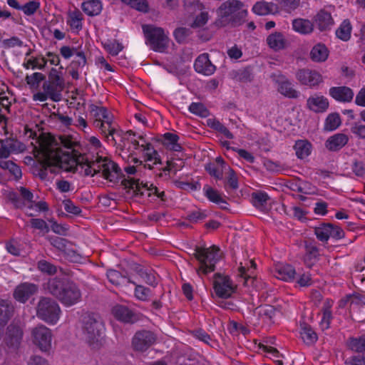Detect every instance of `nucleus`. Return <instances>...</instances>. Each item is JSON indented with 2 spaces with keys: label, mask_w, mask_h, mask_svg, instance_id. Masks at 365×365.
I'll return each mask as SVG.
<instances>
[{
  "label": "nucleus",
  "mask_w": 365,
  "mask_h": 365,
  "mask_svg": "<svg viewBox=\"0 0 365 365\" xmlns=\"http://www.w3.org/2000/svg\"><path fill=\"white\" fill-rule=\"evenodd\" d=\"M220 248L212 245L208 248L196 247L193 254L199 262L200 266L196 269L199 276L207 275L215 270V265L220 259Z\"/></svg>",
  "instance_id": "4"
},
{
  "label": "nucleus",
  "mask_w": 365,
  "mask_h": 365,
  "mask_svg": "<svg viewBox=\"0 0 365 365\" xmlns=\"http://www.w3.org/2000/svg\"><path fill=\"white\" fill-rule=\"evenodd\" d=\"M345 365H365V356L361 355H353L344 361Z\"/></svg>",
  "instance_id": "64"
},
{
  "label": "nucleus",
  "mask_w": 365,
  "mask_h": 365,
  "mask_svg": "<svg viewBox=\"0 0 365 365\" xmlns=\"http://www.w3.org/2000/svg\"><path fill=\"white\" fill-rule=\"evenodd\" d=\"M267 43L275 51L284 49L289 45L287 39L281 32H274L267 38Z\"/></svg>",
  "instance_id": "27"
},
{
  "label": "nucleus",
  "mask_w": 365,
  "mask_h": 365,
  "mask_svg": "<svg viewBox=\"0 0 365 365\" xmlns=\"http://www.w3.org/2000/svg\"><path fill=\"white\" fill-rule=\"evenodd\" d=\"M139 277L148 285L155 287L158 285L157 279L155 274L152 271H148L144 269H139L137 270Z\"/></svg>",
  "instance_id": "47"
},
{
  "label": "nucleus",
  "mask_w": 365,
  "mask_h": 365,
  "mask_svg": "<svg viewBox=\"0 0 365 365\" xmlns=\"http://www.w3.org/2000/svg\"><path fill=\"white\" fill-rule=\"evenodd\" d=\"M46 77L42 73L34 72L30 75L27 74L25 81L31 90L37 91L40 85L44 83Z\"/></svg>",
  "instance_id": "36"
},
{
  "label": "nucleus",
  "mask_w": 365,
  "mask_h": 365,
  "mask_svg": "<svg viewBox=\"0 0 365 365\" xmlns=\"http://www.w3.org/2000/svg\"><path fill=\"white\" fill-rule=\"evenodd\" d=\"M36 314L39 319L48 324L54 325L59 320L61 309L55 299L48 297H41L37 303Z\"/></svg>",
  "instance_id": "5"
},
{
  "label": "nucleus",
  "mask_w": 365,
  "mask_h": 365,
  "mask_svg": "<svg viewBox=\"0 0 365 365\" xmlns=\"http://www.w3.org/2000/svg\"><path fill=\"white\" fill-rule=\"evenodd\" d=\"M349 141V137L344 133H336L330 136L325 142V147L330 151L336 152L344 147Z\"/></svg>",
  "instance_id": "25"
},
{
  "label": "nucleus",
  "mask_w": 365,
  "mask_h": 365,
  "mask_svg": "<svg viewBox=\"0 0 365 365\" xmlns=\"http://www.w3.org/2000/svg\"><path fill=\"white\" fill-rule=\"evenodd\" d=\"M329 56V50L324 44L318 43L315 45L310 52L312 60L316 62L325 61Z\"/></svg>",
  "instance_id": "34"
},
{
  "label": "nucleus",
  "mask_w": 365,
  "mask_h": 365,
  "mask_svg": "<svg viewBox=\"0 0 365 365\" xmlns=\"http://www.w3.org/2000/svg\"><path fill=\"white\" fill-rule=\"evenodd\" d=\"M30 225L32 228L38 230L44 233H48L50 230L46 222L41 218H32L30 220Z\"/></svg>",
  "instance_id": "60"
},
{
  "label": "nucleus",
  "mask_w": 365,
  "mask_h": 365,
  "mask_svg": "<svg viewBox=\"0 0 365 365\" xmlns=\"http://www.w3.org/2000/svg\"><path fill=\"white\" fill-rule=\"evenodd\" d=\"M70 19L68 21V24L72 29L77 30L81 29L83 20L82 14L80 11L76 10L71 13L69 15Z\"/></svg>",
  "instance_id": "55"
},
{
  "label": "nucleus",
  "mask_w": 365,
  "mask_h": 365,
  "mask_svg": "<svg viewBox=\"0 0 365 365\" xmlns=\"http://www.w3.org/2000/svg\"><path fill=\"white\" fill-rule=\"evenodd\" d=\"M142 28L147 43L150 48L156 52H166L170 39L165 34L164 29L152 24L143 25Z\"/></svg>",
  "instance_id": "6"
},
{
  "label": "nucleus",
  "mask_w": 365,
  "mask_h": 365,
  "mask_svg": "<svg viewBox=\"0 0 365 365\" xmlns=\"http://www.w3.org/2000/svg\"><path fill=\"white\" fill-rule=\"evenodd\" d=\"M341 123V117L338 113H332L325 119L324 128L327 131H333L337 129Z\"/></svg>",
  "instance_id": "43"
},
{
  "label": "nucleus",
  "mask_w": 365,
  "mask_h": 365,
  "mask_svg": "<svg viewBox=\"0 0 365 365\" xmlns=\"http://www.w3.org/2000/svg\"><path fill=\"white\" fill-rule=\"evenodd\" d=\"M109 123L105 121H93V125L99 129L108 143L113 145L116 144L115 135L121 136L123 131L119 129L118 125L114 123L113 118L109 120Z\"/></svg>",
  "instance_id": "15"
},
{
  "label": "nucleus",
  "mask_w": 365,
  "mask_h": 365,
  "mask_svg": "<svg viewBox=\"0 0 365 365\" xmlns=\"http://www.w3.org/2000/svg\"><path fill=\"white\" fill-rule=\"evenodd\" d=\"M157 340L156 334L150 330H140L138 331L132 339V346L134 350L138 351H145L152 345H153Z\"/></svg>",
  "instance_id": "12"
},
{
  "label": "nucleus",
  "mask_w": 365,
  "mask_h": 365,
  "mask_svg": "<svg viewBox=\"0 0 365 365\" xmlns=\"http://www.w3.org/2000/svg\"><path fill=\"white\" fill-rule=\"evenodd\" d=\"M40 8V2L36 0L30 1L22 6L21 11L27 16L34 14Z\"/></svg>",
  "instance_id": "59"
},
{
  "label": "nucleus",
  "mask_w": 365,
  "mask_h": 365,
  "mask_svg": "<svg viewBox=\"0 0 365 365\" xmlns=\"http://www.w3.org/2000/svg\"><path fill=\"white\" fill-rule=\"evenodd\" d=\"M96 164L103 177L110 182L116 181L121 175V170L115 162L107 158H99Z\"/></svg>",
  "instance_id": "13"
},
{
  "label": "nucleus",
  "mask_w": 365,
  "mask_h": 365,
  "mask_svg": "<svg viewBox=\"0 0 365 365\" xmlns=\"http://www.w3.org/2000/svg\"><path fill=\"white\" fill-rule=\"evenodd\" d=\"M207 125L210 128L223 134L228 139H233V134L229 129L215 118H209L207 120Z\"/></svg>",
  "instance_id": "42"
},
{
  "label": "nucleus",
  "mask_w": 365,
  "mask_h": 365,
  "mask_svg": "<svg viewBox=\"0 0 365 365\" xmlns=\"http://www.w3.org/2000/svg\"><path fill=\"white\" fill-rule=\"evenodd\" d=\"M300 335L303 341L307 345L315 344L318 339V336L312 327L304 324L301 325Z\"/></svg>",
  "instance_id": "35"
},
{
  "label": "nucleus",
  "mask_w": 365,
  "mask_h": 365,
  "mask_svg": "<svg viewBox=\"0 0 365 365\" xmlns=\"http://www.w3.org/2000/svg\"><path fill=\"white\" fill-rule=\"evenodd\" d=\"M269 199L267 193L263 191H257L252 193L253 205L261 210H264L267 208Z\"/></svg>",
  "instance_id": "38"
},
{
  "label": "nucleus",
  "mask_w": 365,
  "mask_h": 365,
  "mask_svg": "<svg viewBox=\"0 0 365 365\" xmlns=\"http://www.w3.org/2000/svg\"><path fill=\"white\" fill-rule=\"evenodd\" d=\"M332 304L333 302L329 299H327L323 304V315L321 319V325L323 327V329H328L329 327L330 322L332 319V314L331 311V307H332Z\"/></svg>",
  "instance_id": "44"
},
{
  "label": "nucleus",
  "mask_w": 365,
  "mask_h": 365,
  "mask_svg": "<svg viewBox=\"0 0 365 365\" xmlns=\"http://www.w3.org/2000/svg\"><path fill=\"white\" fill-rule=\"evenodd\" d=\"M191 31L185 27L177 28L174 31V37L178 43H185L187 37L190 35Z\"/></svg>",
  "instance_id": "56"
},
{
  "label": "nucleus",
  "mask_w": 365,
  "mask_h": 365,
  "mask_svg": "<svg viewBox=\"0 0 365 365\" xmlns=\"http://www.w3.org/2000/svg\"><path fill=\"white\" fill-rule=\"evenodd\" d=\"M162 138V143L167 148L176 152L182 151V148L178 143L180 138L177 134L169 132L165 133L163 135Z\"/></svg>",
  "instance_id": "32"
},
{
  "label": "nucleus",
  "mask_w": 365,
  "mask_h": 365,
  "mask_svg": "<svg viewBox=\"0 0 365 365\" xmlns=\"http://www.w3.org/2000/svg\"><path fill=\"white\" fill-rule=\"evenodd\" d=\"M194 67L195 68H208L209 67L216 68V66L212 64L209 58V55L207 53L200 54L196 58Z\"/></svg>",
  "instance_id": "54"
},
{
  "label": "nucleus",
  "mask_w": 365,
  "mask_h": 365,
  "mask_svg": "<svg viewBox=\"0 0 365 365\" xmlns=\"http://www.w3.org/2000/svg\"><path fill=\"white\" fill-rule=\"evenodd\" d=\"M274 6L273 3L258 1L253 6L252 11L258 15H267L272 12V7Z\"/></svg>",
  "instance_id": "48"
},
{
  "label": "nucleus",
  "mask_w": 365,
  "mask_h": 365,
  "mask_svg": "<svg viewBox=\"0 0 365 365\" xmlns=\"http://www.w3.org/2000/svg\"><path fill=\"white\" fill-rule=\"evenodd\" d=\"M296 274L295 269L290 264L278 265L275 268L274 275L279 279L283 281H291L294 279Z\"/></svg>",
  "instance_id": "31"
},
{
  "label": "nucleus",
  "mask_w": 365,
  "mask_h": 365,
  "mask_svg": "<svg viewBox=\"0 0 365 365\" xmlns=\"http://www.w3.org/2000/svg\"><path fill=\"white\" fill-rule=\"evenodd\" d=\"M83 11L88 16L99 14L102 10V4L99 0H89L82 4Z\"/></svg>",
  "instance_id": "40"
},
{
  "label": "nucleus",
  "mask_w": 365,
  "mask_h": 365,
  "mask_svg": "<svg viewBox=\"0 0 365 365\" xmlns=\"http://www.w3.org/2000/svg\"><path fill=\"white\" fill-rule=\"evenodd\" d=\"M89 112L94 119L93 121H105L106 123H109L110 121L108 120L113 118V115L103 106H98L91 104L89 106Z\"/></svg>",
  "instance_id": "28"
},
{
  "label": "nucleus",
  "mask_w": 365,
  "mask_h": 365,
  "mask_svg": "<svg viewBox=\"0 0 365 365\" xmlns=\"http://www.w3.org/2000/svg\"><path fill=\"white\" fill-rule=\"evenodd\" d=\"M277 310L273 306L265 304L259 308L258 316L262 323L270 326L274 323V319Z\"/></svg>",
  "instance_id": "30"
},
{
  "label": "nucleus",
  "mask_w": 365,
  "mask_h": 365,
  "mask_svg": "<svg viewBox=\"0 0 365 365\" xmlns=\"http://www.w3.org/2000/svg\"><path fill=\"white\" fill-rule=\"evenodd\" d=\"M188 109L190 113L201 118H206L210 115L209 110L202 103H192Z\"/></svg>",
  "instance_id": "51"
},
{
  "label": "nucleus",
  "mask_w": 365,
  "mask_h": 365,
  "mask_svg": "<svg viewBox=\"0 0 365 365\" xmlns=\"http://www.w3.org/2000/svg\"><path fill=\"white\" fill-rule=\"evenodd\" d=\"M23 337V331L18 325L11 324L7 327L5 342L9 347L16 348Z\"/></svg>",
  "instance_id": "23"
},
{
  "label": "nucleus",
  "mask_w": 365,
  "mask_h": 365,
  "mask_svg": "<svg viewBox=\"0 0 365 365\" xmlns=\"http://www.w3.org/2000/svg\"><path fill=\"white\" fill-rule=\"evenodd\" d=\"M351 26L349 20H344L339 28L336 31V36L342 41H346L351 37Z\"/></svg>",
  "instance_id": "46"
},
{
  "label": "nucleus",
  "mask_w": 365,
  "mask_h": 365,
  "mask_svg": "<svg viewBox=\"0 0 365 365\" xmlns=\"http://www.w3.org/2000/svg\"><path fill=\"white\" fill-rule=\"evenodd\" d=\"M293 29L299 33L307 34L313 31V24L307 19H297L292 21Z\"/></svg>",
  "instance_id": "41"
},
{
  "label": "nucleus",
  "mask_w": 365,
  "mask_h": 365,
  "mask_svg": "<svg viewBox=\"0 0 365 365\" xmlns=\"http://www.w3.org/2000/svg\"><path fill=\"white\" fill-rule=\"evenodd\" d=\"M73 56L74 58L71 63V68H78L79 67L85 66L86 58L83 52L77 50Z\"/></svg>",
  "instance_id": "61"
},
{
  "label": "nucleus",
  "mask_w": 365,
  "mask_h": 365,
  "mask_svg": "<svg viewBox=\"0 0 365 365\" xmlns=\"http://www.w3.org/2000/svg\"><path fill=\"white\" fill-rule=\"evenodd\" d=\"M29 137L36 138L40 151L44 157L41 170V178H45L46 171L56 174L61 170L76 173L80 167L83 170V156L81 153H63L61 148H54V138L50 134L41 133L39 135L31 130Z\"/></svg>",
  "instance_id": "1"
},
{
  "label": "nucleus",
  "mask_w": 365,
  "mask_h": 365,
  "mask_svg": "<svg viewBox=\"0 0 365 365\" xmlns=\"http://www.w3.org/2000/svg\"><path fill=\"white\" fill-rule=\"evenodd\" d=\"M205 170L215 179L222 180L223 172L225 171V168L218 166L215 163H208L205 166Z\"/></svg>",
  "instance_id": "53"
},
{
  "label": "nucleus",
  "mask_w": 365,
  "mask_h": 365,
  "mask_svg": "<svg viewBox=\"0 0 365 365\" xmlns=\"http://www.w3.org/2000/svg\"><path fill=\"white\" fill-rule=\"evenodd\" d=\"M306 105L309 110L317 113H322L329 108V102L325 96L314 94L307 98Z\"/></svg>",
  "instance_id": "20"
},
{
  "label": "nucleus",
  "mask_w": 365,
  "mask_h": 365,
  "mask_svg": "<svg viewBox=\"0 0 365 365\" xmlns=\"http://www.w3.org/2000/svg\"><path fill=\"white\" fill-rule=\"evenodd\" d=\"M111 313L115 319L125 324H134L139 320L136 312L123 304L115 305Z\"/></svg>",
  "instance_id": "17"
},
{
  "label": "nucleus",
  "mask_w": 365,
  "mask_h": 365,
  "mask_svg": "<svg viewBox=\"0 0 365 365\" xmlns=\"http://www.w3.org/2000/svg\"><path fill=\"white\" fill-rule=\"evenodd\" d=\"M121 1L138 11L143 12H148V4L146 0H121Z\"/></svg>",
  "instance_id": "57"
},
{
  "label": "nucleus",
  "mask_w": 365,
  "mask_h": 365,
  "mask_svg": "<svg viewBox=\"0 0 365 365\" xmlns=\"http://www.w3.org/2000/svg\"><path fill=\"white\" fill-rule=\"evenodd\" d=\"M272 78L277 85V91L282 96L289 98H297L299 92L293 88L292 83L282 74H272Z\"/></svg>",
  "instance_id": "16"
},
{
  "label": "nucleus",
  "mask_w": 365,
  "mask_h": 365,
  "mask_svg": "<svg viewBox=\"0 0 365 365\" xmlns=\"http://www.w3.org/2000/svg\"><path fill=\"white\" fill-rule=\"evenodd\" d=\"M329 94L335 101L341 103H350L354 96L353 90L347 86L331 87Z\"/></svg>",
  "instance_id": "22"
},
{
  "label": "nucleus",
  "mask_w": 365,
  "mask_h": 365,
  "mask_svg": "<svg viewBox=\"0 0 365 365\" xmlns=\"http://www.w3.org/2000/svg\"><path fill=\"white\" fill-rule=\"evenodd\" d=\"M227 177L224 182L225 190L230 193L231 191L236 190L239 187L238 178L235 170L231 167H227Z\"/></svg>",
  "instance_id": "39"
},
{
  "label": "nucleus",
  "mask_w": 365,
  "mask_h": 365,
  "mask_svg": "<svg viewBox=\"0 0 365 365\" xmlns=\"http://www.w3.org/2000/svg\"><path fill=\"white\" fill-rule=\"evenodd\" d=\"M33 343L42 351H48L51 348L52 332L45 325L40 324L31 330Z\"/></svg>",
  "instance_id": "11"
},
{
  "label": "nucleus",
  "mask_w": 365,
  "mask_h": 365,
  "mask_svg": "<svg viewBox=\"0 0 365 365\" xmlns=\"http://www.w3.org/2000/svg\"><path fill=\"white\" fill-rule=\"evenodd\" d=\"M135 286L134 290V296L135 297L142 302H146L149 300L150 296L151 294V290L150 288L146 287L143 285L140 284H134Z\"/></svg>",
  "instance_id": "49"
},
{
  "label": "nucleus",
  "mask_w": 365,
  "mask_h": 365,
  "mask_svg": "<svg viewBox=\"0 0 365 365\" xmlns=\"http://www.w3.org/2000/svg\"><path fill=\"white\" fill-rule=\"evenodd\" d=\"M350 130L359 138L365 140V125L356 122L351 125Z\"/></svg>",
  "instance_id": "62"
},
{
  "label": "nucleus",
  "mask_w": 365,
  "mask_h": 365,
  "mask_svg": "<svg viewBox=\"0 0 365 365\" xmlns=\"http://www.w3.org/2000/svg\"><path fill=\"white\" fill-rule=\"evenodd\" d=\"M349 349L356 353L365 352V336L349 337L346 342Z\"/></svg>",
  "instance_id": "33"
},
{
  "label": "nucleus",
  "mask_w": 365,
  "mask_h": 365,
  "mask_svg": "<svg viewBox=\"0 0 365 365\" xmlns=\"http://www.w3.org/2000/svg\"><path fill=\"white\" fill-rule=\"evenodd\" d=\"M140 148H142L144 160L145 162H152L153 165L162 163L160 155L154 148L151 143H141ZM144 167L151 170L153 169V165L150 164H145Z\"/></svg>",
  "instance_id": "24"
},
{
  "label": "nucleus",
  "mask_w": 365,
  "mask_h": 365,
  "mask_svg": "<svg viewBox=\"0 0 365 365\" xmlns=\"http://www.w3.org/2000/svg\"><path fill=\"white\" fill-rule=\"evenodd\" d=\"M63 204L64 206V209L67 212L71 213L75 215H81L82 212L81 207L75 205L71 200L68 199L63 200Z\"/></svg>",
  "instance_id": "63"
},
{
  "label": "nucleus",
  "mask_w": 365,
  "mask_h": 365,
  "mask_svg": "<svg viewBox=\"0 0 365 365\" xmlns=\"http://www.w3.org/2000/svg\"><path fill=\"white\" fill-rule=\"evenodd\" d=\"M46 288L66 307L74 306L82 300V292L79 286L68 279L51 278L48 281Z\"/></svg>",
  "instance_id": "2"
},
{
  "label": "nucleus",
  "mask_w": 365,
  "mask_h": 365,
  "mask_svg": "<svg viewBox=\"0 0 365 365\" xmlns=\"http://www.w3.org/2000/svg\"><path fill=\"white\" fill-rule=\"evenodd\" d=\"M59 140L63 147L71 150V151L69 152L70 153H80L76 150V148L79 146V143L73 140L71 135H61L59 136Z\"/></svg>",
  "instance_id": "50"
},
{
  "label": "nucleus",
  "mask_w": 365,
  "mask_h": 365,
  "mask_svg": "<svg viewBox=\"0 0 365 365\" xmlns=\"http://www.w3.org/2000/svg\"><path fill=\"white\" fill-rule=\"evenodd\" d=\"M37 290V286L34 284L21 283L14 289V298L21 303H25Z\"/></svg>",
  "instance_id": "21"
},
{
  "label": "nucleus",
  "mask_w": 365,
  "mask_h": 365,
  "mask_svg": "<svg viewBox=\"0 0 365 365\" xmlns=\"http://www.w3.org/2000/svg\"><path fill=\"white\" fill-rule=\"evenodd\" d=\"M314 235L318 240L327 242L329 238L334 240L343 239L345 232L338 225L330 222H322L314 228Z\"/></svg>",
  "instance_id": "10"
},
{
  "label": "nucleus",
  "mask_w": 365,
  "mask_h": 365,
  "mask_svg": "<svg viewBox=\"0 0 365 365\" xmlns=\"http://www.w3.org/2000/svg\"><path fill=\"white\" fill-rule=\"evenodd\" d=\"M220 17L215 22L217 26H225L231 23L234 26L241 25L247 15L245 5L239 0H227L217 9Z\"/></svg>",
  "instance_id": "3"
},
{
  "label": "nucleus",
  "mask_w": 365,
  "mask_h": 365,
  "mask_svg": "<svg viewBox=\"0 0 365 365\" xmlns=\"http://www.w3.org/2000/svg\"><path fill=\"white\" fill-rule=\"evenodd\" d=\"M37 268L48 275H53L57 272V267L45 259H41L37 262Z\"/></svg>",
  "instance_id": "52"
},
{
  "label": "nucleus",
  "mask_w": 365,
  "mask_h": 365,
  "mask_svg": "<svg viewBox=\"0 0 365 365\" xmlns=\"http://www.w3.org/2000/svg\"><path fill=\"white\" fill-rule=\"evenodd\" d=\"M312 144L306 140H297L294 149L296 155L299 159H304L308 157L311 153Z\"/></svg>",
  "instance_id": "37"
},
{
  "label": "nucleus",
  "mask_w": 365,
  "mask_h": 365,
  "mask_svg": "<svg viewBox=\"0 0 365 365\" xmlns=\"http://www.w3.org/2000/svg\"><path fill=\"white\" fill-rule=\"evenodd\" d=\"M233 79L240 82H249L252 80L250 70H235L231 73Z\"/></svg>",
  "instance_id": "58"
},
{
  "label": "nucleus",
  "mask_w": 365,
  "mask_h": 365,
  "mask_svg": "<svg viewBox=\"0 0 365 365\" xmlns=\"http://www.w3.org/2000/svg\"><path fill=\"white\" fill-rule=\"evenodd\" d=\"M314 21L317 28L321 31H327L331 29L334 24V20L329 12L322 9L314 17Z\"/></svg>",
  "instance_id": "26"
},
{
  "label": "nucleus",
  "mask_w": 365,
  "mask_h": 365,
  "mask_svg": "<svg viewBox=\"0 0 365 365\" xmlns=\"http://www.w3.org/2000/svg\"><path fill=\"white\" fill-rule=\"evenodd\" d=\"M296 77L301 84L315 88L323 82L322 76L317 70H298Z\"/></svg>",
  "instance_id": "18"
},
{
  "label": "nucleus",
  "mask_w": 365,
  "mask_h": 365,
  "mask_svg": "<svg viewBox=\"0 0 365 365\" xmlns=\"http://www.w3.org/2000/svg\"><path fill=\"white\" fill-rule=\"evenodd\" d=\"M121 184L125 189L132 190L135 195H143V190L150 191V192H149L148 195L154 194L158 196L160 192L158 188L153 186L152 184L148 187L147 183H143V182H140L139 179H135L133 178H124L121 181Z\"/></svg>",
  "instance_id": "14"
},
{
  "label": "nucleus",
  "mask_w": 365,
  "mask_h": 365,
  "mask_svg": "<svg viewBox=\"0 0 365 365\" xmlns=\"http://www.w3.org/2000/svg\"><path fill=\"white\" fill-rule=\"evenodd\" d=\"M304 250L303 261L306 266L311 267L319 260L320 255L317 242L313 240L304 241Z\"/></svg>",
  "instance_id": "19"
},
{
  "label": "nucleus",
  "mask_w": 365,
  "mask_h": 365,
  "mask_svg": "<svg viewBox=\"0 0 365 365\" xmlns=\"http://www.w3.org/2000/svg\"><path fill=\"white\" fill-rule=\"evenodd\" d=\"M203 191L205 192V197L212 202L220 205L225 204L227 205V202L222 197L220 192L215 190L214 188L205 185L203 187Z\"/></svg>",
  "instance_id": "45"
},
{
  "label": "nucleus",
  "mask_w": 365,
  "mask_h": 365,
  "mask_svg": "<svg viewBox=\"0 0 365 365\" xmlns=\"http://www.w3.org/2000/svg\"><path fill=\"white\" fill-rule=\"evenodd\" d=\"M108 281L113 285L118 287L127 284H135V282L130 277L123 275L120 272L115 269H110L106 274Z\"/></svg>",
  "instance_id": "29"
},
{
  "label": "nucleus",
  "mask_w": 365,
  "mask_h": 365,
  "mask_svg": "<svg viewBox=\"0 0 365 365\" xmlns=\"http://www.w3.org/2000/svg\"><path fill=\"white\" fill-rule=\"evenodd\" d=\"M102 327V322L93 314H88L83 317L82 331L86 341L90 345L98 341Z\"/></svg>",
  "instance_id": "8"
},
{
  "label": "nucleus",
  "mask_w": 365,
  "mask_h": 365,
  "mask_svg": "<svg viewBox=\"0 0 365 365\" xmlns=\"http://www.w3.org/2000/svg\"><path fill=\"white\" fill-rule=\"evenodd\" d=\"M213 289L217 297L228 299L236 292L237 286L228 275L217 272L213 276Z\"/></svg>",
  "instance_id": "9"
},
{
  "label": "nucleus",
  "mask_w": 365,
  "mask_h": 365,
  "mask_svg": "<svg viewBox=\"0 0 365 365\" xmlns=\"http://www.w3.org/2000/svg\"><path fill=\"white\" fill-rule=\"evenodd\" d=\"M44 91H47L50 96V99L54 102H58L61 99V93L65 88V80L62 72L58 70H51L48 78L45 79L42 84Z\"/></svg>",
  "instance_id": "7"
}]
</instances>
